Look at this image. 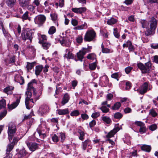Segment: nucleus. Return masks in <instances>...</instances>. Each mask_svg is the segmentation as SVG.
Returning <instances> with one entry per match:
<instances>
[{
    "mask_svg": "<svg viewBox=\"0 0 158 158\" xmlns=\"http://www.w3.org/2000/svg\"><path fill=\"white\" fill-rule=\"evenodd\" d=\"M16 131V126L15 124L12 122L8 124L7 131L10 141H11L13 137L15 135Z\"/></svg>",
    "mask_w": 158,
    "mask_h": 158,
    "instance_id": "nucleus-1",
    "label": "nucleus"
},
{
    "mask_svg": "<svg viewBox=\"0 0 158 158\" xmlns=\"http://www.w3.org/2000/svg\"><path fill=\"white\" fill-rule=\"evenodd\" d=\"M157 25V22L155 19H153L150 20V28L148 29L145 32L146 35L148 36L152 35L154 33L156 28Z\"/></svg>",
    "mask_w": 158,
    "mask_h": 158,
    "instance_id": "nucleus-2",
    "label": "nucleus"
},
{
    "mask_svg": "<svg viewBox=\"0 0 158 158\" xmlns=\"http://www.w3.org/2000/svg\"><path fill=\"white\" fill-rule=\"evenodd\" d=\"M35 83H36V80L35 79H33L30 82H29L27 85V91L33 92V96L35 102L39 99V96H36V90L33 86V84Z\"/></svg>",
    "mask_w": 158,
    "mask_h": 158,
    "instance_id": "nucleus-3",
    "label": "nucleus"
},
{
    "mask_svg": "<svg viewBox=\"0 0 158 158\" xmlns=\"http://www.w3.org/2000/svg\"><path fill=\"white\" fill-rule=\"evenodd\" d=\"M137 65L142 73H145L149 72L152 64L150 62L145 63V65L140 62L137 64Z\"/></svg>",
    "mask_w": 158,
    "mask_h": 158,
    "instance_id": "nucleus-4",
    "label": "nucleus"
},
{
    "mask_svg": "<svg viewBox=\"0 0 158 158\" xmlns=\"http://www.w3.org/2000/svg\"><path fill=\"white\" fill-rule=\"evenodd\" d=\"M96 36V33L93 29L88 30L84 37V40L85 41H91L93 40Z\"/></svg>",
    "mask_w": 158,
    "mask_h": 158,
    "instance_id": "nucleus-5",
    "label": "nucleus"
},
{
    "mask_svg": "<svg viewBox=\"0 0 158 158\" xmlns=\"http://www.w3.org/2000/svg\"><path fill=\"white\" fill-rule=\"evenodd\" d=\"M32 93V91H27L26 93L27 97L25 98V104L26 107L28 109H30L33 106L32 104H30V102L33 103H34L33 98H31Z\"/></svg>",
    "mask_w": 158,
    "mask_h": 158,
    "instance_id": "nucleus-6",
    "label": "nucleus"
},
{
    "mask_svg": "<svg viewBox=\"0 0 158 158\" xmlns=\"http://www.w3.org/2000/svg\"><path fill=\"white\" fill-rule=\"evenodd\" d=\"M33 32L31 31H29L22 33L21 34L23 39L25 40H28L30 43H31L33 38L32 35Z\"/></svg>",
    "mask_w": 158,
    "mask_h": 158,
    "instance_id": "nucleus-7",
    "label": "nucleus"
},
{
    "mask_svg": "<svg viewBox=\"0 0 158 158\" xmlns=\"http://www.w3.org/2000/svg\"><path fill=\"white\" fill-rule=\"evenodd\" d=\"M148 87V84L147 83L145 82L138 89L136 88H135L134 90L135 91H137L139 94H144L146 92Z\"/></svg>",
    "mask_w": 158,
    "mask_h": 158,
    "instance_id": "nucleus-8",
    "label": "nucleus"
},
{
    "mask_svg": "<svg viewBox=\"0 0 158 158\" xmlns=\"http://www.w3.org/2000/svg\"><path fill=\"white\" fill-rule=\"evenodd\" d=\"M73 50V48H69L65 49V52L66 53L64 56V59L66 58L67 60L73 59L74 58V55L72 53Z\"/></svg>",
    "mask_w": 158,
    "mask_h": 158,
    "instance_id": "nucleus-9",
    "label": "nucleus"
},
{
    "mask_svg": "<svg viewBox=\"0 0 158 158\" xmlns=\"http://www.w3.org/2000/svg\"><path fill=\"white\" fill-rule=\"evenodd\" d=\"M49 108L46 105H43L40 107L38 110L39 114L41 116H43L46 114L48 112Z\"/></svg>",
    "mask_w": 158,
    "mask_h": 158,
    "instance_id": "nucleus-10",
    "label": "nucleus"
},
{
    "mask_svg": "<svg viewBox=\"0 0 158 158\" xmlns=\"http://www.w3.org/2000/svg\"><path fill=\"white\" fill-rule=\"evenodd\" d=\"M46 20L45 16L42 15H38L34 19V21L36 24H42Z\"/></svg>",
    "mask_w": 158,
    "mask_h": 158,
    "instance_id": "nucleus-11",
    "label": "nucleus"
},
{
    "mask_svg": "<svg viewBox=\"0 0 158 158\" xmlns=\"http://www.w3.org/2000/svg\"><path fill=\"white\" fill-rule=\"evenodd\" d=\"M60 43L63 46L69 47L71 42L69 39L66 37L61 38L59 40Z\"/></svg>",
    "mask_w": 158,
    "mask_h": 158,
    "instance_id": "nucleus-12",
    "label": "nucleus"
},
{
    "mask_svg": "<svg viewBox=\"0 0 158 158\" xmlns=\"http://www.w3.org/2000/svg\"><path fill=\"white\" fill-rule=\"evenodd\" d=\"M86 51V49H84V48H83L77 53V56L78 59L81 61H82L84 55L87 53V52Z\"/></svg>",
    "mask_w": 158,
    "mask_h": 158,
    "instance_id": "nucleus-13",
    "label": "nucleus"
},
{
    "mask_svg": "<svg viewBox=\"0 0 158 158\" xmlns=\"http://www.w3.org/2000/svg\"><path fill=\"white\" fill-rule=\"evenodd\" d=\"M28 153L24 148L20 149L19 153L16 154L18 158H26V156L28 155Z\"/></svg>",
    "mask_w": 158,
    "mask_h": 158,
    "instance_id": "nucleus-14",
    "label": "nucleus"
},
{
    "mask_svg": "<svg viewBox=\"0 0 158 158\" xmlns=\"http://www.w3.org/2000/svg\"><path fill=\"white\" fill-rule=\"evenodd\" d=\"M119 130L120 128L118 127H116L108 133L106 135V138H110L113 137Z\"/></svg>",
    "mask_w": 158,
    "mask_h": 158,
    "instance_id": "nucleus-15",
    "label": "nucleus"
},
{
    "mask_svg": "<svg viewBox=\"0 0 158 158\" xmlns=\"http://www.w3.org/2000/svg\"><path fill=\"white\" fill-rule=\"evenodd\" d=\"M21 98V96H19L17 97V99L15 102H13L10 106L8 105L9 109L12 110L16 108L19 103Z\"/></svg>",
    "mask_w": 158,
    "mask_h": 158,
    "instance_id": "nucleus-16",
    "label": "nucleus"
},
{
    "mask_svg": "<svg viewBox=\"0 0 158 158\" xmlns=\"http://www.w3.org/2000/svg\"><path fill=\"white\" fill-rule=\"evenodd\" d=\"M86 10V8L85 7H82L80 8H74L72 9V10L73 12L77 14H81L84 13Z\"/></svg>",
    "mask_w": 158,
    "mask_h": 158,
    "instance_id": "nucleus-17",
    "label": "nucleus"
},
{
    "mask_svg": "<svg viewBox=\"0 0 158 158\" xmlns=\"http://www.w3.org/2000/svg\"><path fill=\"white\" fill-rule=\"evenodd\" d=\"M26 143L30 150L32 151H35L38 147V144L35 143H28L27 142Z\"/></svg>",
    "mask_w": 158,
    "mask_h": 158,
    "instance_id": "nucleus-18",
    "label": "nucleus"
},
{
    "mask_svg": "<svg viewBox=\"0 0 158 158\" xmlns=\"http://www.w3.org/2000/svg\"><path fill=\"white\" fill-rule=\"evenodd\" d=\"M14 80L16 82L19 83L20 85L23 84L24 82L23 77L19 74H16L15 76Z\"/></svg>",
    "mask_w": 158,
    "mask_h": 158,
    "instance_id": "nucleus-19",
    "label": "nucleus"
},
{
    "mask_svg": "<svg viewBox=\"0 0 158 158\" xmlns=\"http://www.w3.org/2000/svg\"><path fill=\"white\" fill-rule=\"evenodd\" d=\"M20 6L23 7H27L31 0H19Z\"/></svg>",
    "mask_w": 158,
    "mask_h": 158,
    "instance_id": "nucleus-20",
    "label": "nucleus"
},
{
    "mask_svg": "<svg viewBox=\"0 0 158 158\" xmlns=\"http://www.w3.org/2000/svg\"><path fill=\"white\" fill-rule=\"evenodd\" d=\"M50 16L52 20L53 21L54 23H55L56 25L57 26H58V23L57 19V15L56 13H54L51 14Z\"/></svg>",
    "mask_w": 158,
    "mask_h": 158,
    "instance_id": "nucleus-21",
    "label": "nucleus"
},
{
    "mask_svg": "<svg viewBox=\"0 0 158 158\" xmlns=\"http://www.w3.org/2000/svg\"><path fill=\"white\" fill-rule=\"evenodd\" d=\"M57 113L60 115H63L67 114L69 113L68 109H58L57 110Z\"/></svg>",
    "mask_w": 158,
    "mask_h": 158,
    "instance_id": "nucleus-22",
    "label": "nucleus"
},
{
    "mask_svg": "<svg viewBox=\"0 0 158 158\" xmlns=\"http://www.w3.org/2000/svg\"><path fill=\"white\" fill-rule=\"evenodd\" d=\"M113 95L112 94L109 93L107 94L106 96V101L103 102L102 103V105H106L108 101L111 100L113 98Z\"/></svg>",
    "mask_w": 158,
    "mask_h": 158,
    "instance_id": "nucleus-23",
    "label": "nucleus"
},
{
    "mask_svg": "<svg viewBox=\"0 0 158 158\" xmlns=\"http://www.w3.org/2000/svg\"><path fill=\"white\" fill-rule=\"evenodd\" d=\"M69 99V95L67 93L65 94L62 99V101L61 102L62 104L63 105H64L68 102Z\"/></svg>",
    "mask_w": 158,
    "mask_h": 158,
    "instance_id": "nucleus-24",
    "label": "nucleus"
},
{
    "mask_svg": "<svg viewBox=\"0 0 158 158\" xmlns=\"http://www.w3.org/2000/svg\"><path fill=\"white\" fill-rule=\"evenodd\" d=\"M90 140L89 139L86 140L82 143L81 148L83 150L85 151L87 148L88 145H89Z\"/></svg>",
    "mask_w": 158,
    "mask_h": 158,
    "instance_id": "nucleus-25",
    "label": "nucleus"
},
{
    "mask_svg": "<svg viewBox=\"0 0 158 158\" xmlns=\"http://www.w3.org/2000/svg\"><path fill=\"white\" fill-rule=\"evenodd\" d=\"M43 67L42 65H37L35 67V74L36 75H40V72L42 70Z\"/></svg>",
    "mask_w": 158,
    "mask_h": 158,
    "instance_id": "nucleus-26",
    "label": "nucleus"
},
{
    "mask_svg": "<svg viewBox=\"0 0 158 158\" xmlns=\"http://www.w3.org/2000/svg\"><path fill=\"white\" fill-rule=\"evenodd\" d=\"M100 81L102 83H104L105 84H106L109 82V80L107 77L104 75L100 77Z\"/></svg>",
    "mask_w": 158,
    "mask_h": 158,
    "instance_id": "nucleus-27",
    "label": "nucleus"
},
{
    "mask_svg": "<svg viewBox=\"0 0 158 158\" xmlns=\"http://www.w3.org/2000/svg\"><path fill=\"white\" fill-rule=\"evenodd\" d=\"M14 87L12 86H9L5 88L4 89V91L5 93L8 94H11V91L13 90Z\"/></svg>",
    "mask_w": 158,
    "mask_h": 158,
    "instance_id": "nucleus-28",
    "label": "nucleus"
},
{
    "mask_svg": "<svg viewBox=\"0 0 158 158\" xmlns=\"http://www.w3.org/2000/svg\"><path fill=\"white\" fill-rule=\"evenodd\" d=\"M37 132L35 133V135L36 134L39 135V136L41 138H44L45 137L46 135L44 133L40 131V130L38 128L37 129Z\"/></svg>",
    "mask_w": 158,
    "mask_h": 158,
    "instance_id": "nucleus-29",
    "label": "nucleus"
},
{
    "mask_svg": "<svg viewBox=\"0 0 158 158\" xmlns=\"http://www.w3.org/2000/svg\"><path fill=\"white\" fill-rule=\"evenodd\" d=\"M151 148V147L150 146L145 144L143 145L141 147L142 150L148 152H150Z\"/></svg>",
    "mask_w": 158,
    "mask_h": 158,
    "instance_id": "nucleus-30",
    "label": "nucleus"
},
{
    "mask_svg": "<svg viewBox=\"0 0 158 158\" xmlns=\"http://www.w3.org/2000/svg\"><path fill=\"white\" fill-rule=\"evenodd\" d=\"M14 145L13 143H10L9 144L7 147L6 150V154H8L13 149Z\"/></svg>",
    "mask_w": 158,
    "mask_h": 158,
    "instance_id": "nucleus-31",
    "label": "nucleus"
},
{
    "mask_svg": "<svg viewBox=\"0 0 158 158\" xmlns=\"http://www.w3.org/2000/svg\"><path fill=\"white\" fill-rule=\"evenodd\" d=\"M16 2V0H6V3L8 6L12 7Z\"/></svg>",
    "mask_w": 158,
    "mask_h": 158,
    "instance_id": "nucleus-32",
    "label": "nucleus"
},
{
    "mask_svg": "<svg viewBox=\"0 0 158 158\" xmlns=\"http://www.w3.org/2000/svg\"><path fill=\"white\" fill-rule=\"evenodd\" d=\"M101 118L103 121L106 124H109L111 122V119L106 116H102Z\"/></svg>",
    "mask_w": 158,
    "mask_h": 158,
    "instance_id": "nucleus-33",
    "label": "nucleus"
},
{
    "mask_svg": "<svg viewBox=\"0 0 158 158\" xmlns=\"http://www.w3.org/2000/svg\"><path fill=\"white\" fill-rule=\"evenodd\" d=\"M117 20L114 18H111L107 21V24L109 25H112L116 23Z\"/></svg>",
    "mask_w": 158,
    "mask_h": 158,
    "instance_id": "nucleus-34",
    "label": "nucleus"
},
{
    "mask_svg": "<svg viewBox=\"0 0 158 158\" xmlns=\"http://www.w3.org/2000/svg\"><path fill=\"white\" fill-rule=\"evenodd\" d=\"M140 23L142 24V27L143 28H147L148 25V23L145 20H141Z\"/></svg>",
    "mask_w": 158,
    "mask_h": 158,
    "instance_id": "nucleus-35",
    "label": "nucleus"
},
{
    "mask_svg": "<svg viewBox=\"0 0 158 158\" xmlns=\"http://www.w3.org/2000/svg\"><path fill=\"white\" fill-rule=\"evenodd\" d=\"M87 27V24L85 23L83 24H82L76 27L75 29L78 30L83 29H86Z\"/></svg>",
    "mask_w": 158,
    "mask_h": 158,
    "instance_id": "nucleus-36",
    "label": "nucleus"
},
{
    "mask_svg": "<svg viewBox=\"0 0 158 158\" xmlns=\"http://www.w3.org/2000/svg\"><path fill=\"white\" fill-rule=\"evenodd\" d=\"M121 106V103L120 102L115 103L113 106H112L111 109L113 110H118Z\"/></svg>",
    "mask_w": 158,
    "mask_h": 158,
    "instance_id": "nucleus-37",
    "label": "nucleus"
},
{
    "mask_svg": "<svg viewBox=\"0 0 158 158\" xmlns=\"http://www.w3.org/2000/svg\"><path fill=\"white\" fill-rule=\"evenodd\" d=\"M78 132L80 134V136L79 137V139L81 140H83L84 139V136L85 135L84 132L81 130H79Z\"/></svg>",
    "mask_w": 158,
    "mask_h": 158,
    "instance_id": "nucleus-38",
    "label": "nucleus"
},
{
    "mask_svg": "<svg viewBox=\"0 0 158 158\" xmlns=\"http://www.w3.org/2000/svg\"><path fill=\"white\" fill-rule=\"evenodd\" d=\"M13 137V139L12 142L11 143H13L14 145L15 144H16L18 141L20 139L21 137H17L16 136V134Z\"/></svg>",
    "mask_w": 158,
    "mask_h": 158,
    "instance_id": "nucleus-39",
    "label": "nucleus"
},
{
    "mask_svg": "<svg viewBox=\"0 0 158 158\" xmlns=\"http://www.w3.org/2000/svg\"><path fill=\"white\" fill-rule=\"evenodd\" d=\"M56 32V29L55 27L52 26L50 27L48 33L50 35H52Z\"/></svg>",
    "mask_w": 158,
    "mask_h": 158,
    "instance_id": "nucleus-40",
    "label": "nucleus"
},
{
    "mask_svg": "<svg viewBox=\"0 0 158 158\" xmlns=\"http://www.w3.org/2000/svg\"><path fill=\"white\" fill-rule=\"evenodd\" d=\"M97 64L95 62L89 64V67L91 70H94L96 67Z\"/></svg>",
    "mask_w": 158,
    "mask_h": 158,
    "instance_id": "nucleus-41",
    "label": "nucleus"
},
{
    "mask_svg": "<svg viewBox=\"0 0 158 158\" xmlns=\"http://www.w3.org/2000/svg\"><path fill=\"white\" fill-rule=\"evenodd\" d=\"M39 43H42L47 40V37L44 35H41L39 38Z\"/></svg>",
    "mask_w": 158,
    "mask_h": 158,
    "instance_id": "nucleus-42",
    "label": "nucleus"
},
{
    "mask_svg": "<svg viewBox=\"0 0 158 158\" xmlns=\"http://www.w3.org/2000/svg\"><path fill=\"white\" fill-rule=\"evenodd\" d=\"M2 31L3 34L5 37L7 39H8L10 37V34L8 33V32L3 27L2 28Z\"/></svg>",
    "mask_w": 158,
    "mask_h": 158,
    "instance_id": "nucleus-43",
    "label": "nucleus"
},
{
    "mask_svg": "<svg viewBox=\"0 0 158 158\" xmlns=\"http://www.w3.org/2000/svg\"><path fill=\"white\" fill-rule=\"evenodd\" d=\"M6 106V101L4 99L0 101V110L5 107Z\"/></svg>",
    "mask_w": 158,
    "mask_h": 158,
    "instance_id": "nucleus-44",
    "label": "nucleus"
},
{
    "mask_svg": "<svg viewBox=\"0 0 158 158\" xmlns=\"http://www.w3.org/2000/svg\"><path fill=\"white\" fill-rule=\"evenodd\" d=\"M80 113L78 110L73 111L70 113V115L72 116H77L79 115Z\"/></svg>",
    "mask_w": 158,
    "mask_h": 158,
    "instance_id": "nucleus-45",
    "label": "nucleus"
},
{
    "mask_svg": "<svg viewBox=\"0 0 158 158\" xmlns=\"http://www.w3.org/2000/svg\"><path fill=\"white\" fill-rule=\"evenodd\" d=\"M101 48L102 49V52L103 53H108L110 52V50L107 48H104V46L102 43L101 45Z\"/></svg>",
    "mask_w": 158,
    "mask_h": 158,
    "instance_id": "nucleus-46",
    "label": "nucleus"
},
{
    "mask_svg": "<svg viewBox=\"0 0 158 158\" xmlns=\"http://www.w3.org/2000/svg\"><path fill=\"white\" fill-rule=\"evenodd\" d=\"M149 114L153 117H156L157 115V113L153 109H152L150 110Z\"/></svg>",
    "mask_w": 158,
    "mask_h": 158,
    "instance_id": "nucleus-47",
    "label": "nucleus"
},
{
    "mask_svg": "<svg viewBox=\"0 0 158 158\" xmlns=\"http://www.w3.org/2000/svg\"><path fill=\"white\" fill-rule=\"evenodd\" d=\"M100 109L103 113H106L109 111V109L106 107V106H102L100 108Z\"/></svg>",
    "mask_w": 158,
    "mask_h": 158,
    "instance_id": "nucleus-48",
    "label": "nucleus"
},
{
    "mask_svg": "<svg viewBox=\"0 0 158 158\" xmlns=\"http://www.w3.org/2000/svg\"><path fill=\"white\" fill-rule=\"evenodd\" d=\"M42 43V46L44 49H47L51 45L49 43L43 42Z\"/></svg>",
    "mask_w": 158,
    "mask_h": 158,
    "instance_id": "nucleus-49",
    "label": "nucleus"
},
{
    "mask_svg": "<svg viewBox=\"0 0 158 158\" xmlns=\"http://www.w3.org/2000/svg\"><path fill=\"white\" fill-rule=\"evenodd\" d=\"M114 117L115 118L119 119L122 118L123 115L119 112H117L114 114Z\"/></svg>",
    "mask_w": 158,
    "mask_h": 158,
    "instance_id": "nucleus-50",
    "label": "nucleus"
},
{
    "mask_svg": "<svg viewBox=\"0 0 158 158\" xmlns=\"http://www.w3.org/2000/svg\"><path fill=\"white\" fill-rule=\"evenodd\" d=\"M33 67L34 64L33 63H27L26 67L28 71L31 69Z\"/></svg>",
    "mask_w": 158,
    "mask_h": 158,
    "instance_id": "nucleus-51",
    "label": "nucleus"
},
{
    "mask_svg": "<svg viewBox=\"0 0 158 158\" xmlns=\"http://www.w3.org/2000/svg\"><path fill=\"white\" fill-rule=\"evenodd\" d=\"M28 12L27 11H26L23 15L22 18L23 19V20H27V19H29V18L28 17Z\"/></svg>",
    "mask_w": 158,
    "mask_h": 158,
    "instance_id": "nucleus-52",
    "label": "nucleus"
},
{
    "mask_svg": "<svg viewBox=\"0 0 158 158\" xmlns=\"http://www.w3.org/2000/svg\"><path fill=\"white\" fill-rule=\"evenodd\" d=\"M95 57V55L94 53L89 54L87 56L88 59L89 60H94Z\"/></svg>",
    "mask_w": 158,
    "mask_h": 158,
    "instance_id": "nucleus-53",
    "label": "nucleus"
},
{
    "mask_svg": "<svg viewBox=\"0 0 158 158\" xmlns=\"http://www.w3.org/2000/svg\"><path fill=\"white\" fill-rule=\"evenodd\" d=\"M7 112L5 110L2 112L0 113V120L2 119L6 115Z\"/></svg>",
    "mask_w": 158,
    "mask_h": 158,
    "instance_id": "nucleus-54",
    "label": "nucleus"
},
{
    "mask_svg": "<svg viewBox=\"0 0 158 158\" xmlns=\"http://www.w3.org/2000/svg\"><path fill=\"white\" fill-rule=\"evenodd\" d=\"M120 76V74L118 73H115L112 74L111 75V77L114 78L118 80V78Z\"/></svg>",
    "mask_w": 158,
    "mask_h": 158,
    "instance_id": "nucleus-55",
    "label": "nucleus"
},
{
    "mask_svg": "<svg viewBox=\"0 0 158 158\" xmlns=\"http://www.w3.org/2000/svg\"><path fill=\"white\" fill-rule=\"evenodd\" d=\"M135 125H137L138 126H139L140 127L145 125V124L144 123L141 121H135Z\"/></svg>",
    "mask_w": 158,
    "mask_h": 158,
    "instance_id": "nucleus-56",
    "label": "nucleus"
},
{
    "mask_svg": "<svg viewBox=\"0 0 158 158\" xmlns=\"http://www.w3.org/2000/svg\"><path fill=\"white\" fill-rule=\"evenodd\" d=\"M131 86V83L130 82L127 81L126 82L125 89L127 90H129Z\"/></svg>",
    "mask_w": 158,
    "mask_h": 158,
    "instance_id": "nucleus-57",
    "label": "nucleus"
},
{
    "mask_svg": "<svg viewBox=\"0 0 158 158\" xmlns=\"http://www.w3.org/2000/svg\"><path fill=\"white\" fill-rule=\"evenodd\" d=\"M83 37L81 36H79L76 39V40L77 42L79 43L80 44L83 41Z\"/></svg>",
    "mask_w": 158,
    "mask_h": 158,
    "instance_id": "nucleus-58",
    "label": "nucleus"
},
{
    "mask_svg": "<svg viewBox=\"0 0 158 158\" xmlns=\"http://www.w3.org/2000/svg\"><path fill=\"white\" fill-rule=\"evenodd\" d=\"M114 34L115 37L117 38H118L120 36V35L118 32L116 28L114 29Z\"/></svg>",
    "mask_w": 158,
    "mask_h": 158,
    "instance_id": "nucleus-59",
    "label": "nucleus"
},
{
    "mask_svg": "<svg viewBox=\"0 0 158 158\" xmlns=\"http://www.w3.org/2000/svg\"><path fill=\"white\" fill-rule=\"evenodd\" d=\"M146 130V128L145 126H143L142 127H140L139 130V132L141 133H145Z\"/></svg>",
    "mask_w": 158,
    "mask_h": 158,
    "instance_id": "nucleus-60",
    "label": "nucleus"
},
{
    "mask_svg": "<svg viewBox=\"0 0 158 158\" xmlns=\"http://www.w3.org/2000/svg\"><path fill=\"white\" fill-rule=\"evenodd\" d=\"M100 113L99 112H96L93 113L91 115L92 118H95L100 116Z\"/></svg>",
    "mask_w": 158,
    "mask_h": 158,
    "instance_id": "nucleus-61",
    "label": "nucleus"
},
{
    "mask_svg": "<svg viewBox=\"0 0 158 158\" xmlns=\"http://www.w3.org/2000/svg\"><path fill=\"white\" fill-rule=\"evenodd\" d=\"M16 57L14 56H13L10 57L9 60L10 63H13L15 62V61Z\"/></svg>",
    "mask_w": 158,
    "mask_h": 158,
    "instance_id": "nucleus-62",
    "label": "nucleus"
},
{
    "mask_svg": "<svg viewBox=\"0 0 158 158\" xmlns=\"http://www.w3.org/2000/svg\"><path fill=\"white\" fill-rule=\"evenodd\" d=\"M101 33L103 36V37H105L106 38H107L108 37V32L105 31H101Z\"/></svg>",
    "mask_w": 158,
    "mask_h": 158,
    "instance_id": "nucleus-63",
    "label": "nucleus"
},
{
    "mask_svg": "<svg viewBox=\"0 0 158 158\" xmlns=\"http://www.w3.org/2000/svg\"><path fill=\"white\" fill-rule=\"evenodd\" d=\"M132 69L133 68L132 67H128L125 69V72L127 74H128L130 73V72L132 70Z\"/></svg>",
    "mask_w": 158,
    "mask_h": 158,
    "instance_id": "nucleus-64",
    "label": "nucleus"
}]
</instances>
